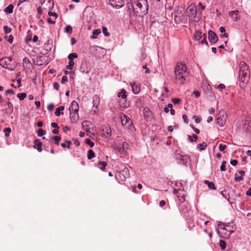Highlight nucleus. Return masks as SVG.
<instances>
[{"label":"nucleus","mask_w":251,"mask_h":251,"mask_svg":"<svg viewBox=\"0 0 251 251\" xmlns=\"http://www.w3.org/2000/svg\"><path fill=\"white\" fill-rule=\"evenodd\" d=\"M135 7L133 3L127 4L130 14L135 16H141L147 14L149 5L147 0H134Z\"/></svg>","instance_id":"nucleus-1"},{"label":"nucleus","mask_w":251,"mask_h":251,"mask_svg":"<svg viewBox=\"0 0 251 251\" xmlns=\"http://www.w3.org/2000/svg\"><path fill=\"white\" fill-rule=\"evenodd\" d=\"M175 74L177 81L181 83H184L189 77V73L185 64L178 62L175 67Z\"/></svg>","instance_id":"nucleus-2"},{"label":"nucleus","mask_w":251,"mask_h":251,"mask_svg":"<svg viewBox=\"0 0 251 251\" xmlns=\"http://www.w3.org/2000/svg\"><path fill=\"white\" fill-rule=\"evenodd\" d=\"M239 80L243 84L248 83L250 78L249 67L245 62L242 61L239 64Z\"/></svg>","instance_id":"nucleus-3"},{"label":"nucleus","mask_w":251,"mask_h":251,"mask_svg":"<svg viewBox=\"0 0 251 251\" xmlns=\"http://www.w3.org/2000/svg\"><path fill=\"white\" fill-rule=\"evenodd\" d=\"M227 116L224 111L223 110H220L216 117V123L220 126L223 127L225 125Z\"/></svg>","instance_id":"nucleus-4"},{"label":"nucleus","mask_w":251,"mask_h":251,"mask_svg":"<svg viewBox=\"0 0 251 251\" xmlns=\"http://www.w3.org/2000/svg\"><path fill=\"white\" fill-rule=\"evenodd\" d=\"M219 228L222 229L224 231L226 232H224L225 237H229L231 234L235 231V226H231L229 224L226 225H223L220 224L218 225Z\"/></svg>","instance_id":"nucleus-5"},{"label":"nucleus","mask_w":251,"mask_h":251,"mask_svg":"<svg viewBox=\"0 0 251 251\" xmlns=\"http://www.w3.org/2000/svg\"><path fill=\"white\" fill-rule=\"evenodd\" d=\"M12 59L9 57H4L0 59V65L3 68H6L9 70H13L15 66H12L10 64Z\"/></svg>","instance_id":"nucleus-6"},{"label":"nucleus","mask_w":251,"mask_h":251,"mask_svg":"<svg viewBox=\"0 0 251 251\" xmlns=\"http://www.w3.org/2000/svg\"><path fill=\"white\" fill-rule=\"evenodd\" d=\"M109 4L116 8H120L125 4L124 0H109Z\"/></svg>","instance_id":"nucleus-7"},{"label":"nucleus","mask_w":251,"mask_h":251,"mask_svg":"<svg viewBox=\"0 0 251 251\" xmlns=\"http://www.w3.org/2000/svg\"><path fill=\"white\" fill-rule=\"evenodd\" d=\"M122 124L126 127H128L131 124V121L129 117L123 114L120 116Z\"/></svg>","instance_id":"nucleus-8"},{"label":"nucleus","mask_w":251,"mask_h":251,"mask_svg":"<svg viewBox=\"0 0 251 251\" xmlns=\"http://www.w3.org/2000/svg\"><path fill=\"white\" fill-rule=\"evenodd\" d=\"M177 159L179 160V163L185 165H187V164H190L191 162L190 157L187 155H179L177 157Z\"/></svg>","instance_id":"nucleus-9"},{"label":"nucleus","mask_w":251,"mask_h":251,"mask_svg":"<svg viewBox=\"0 0 251 251\" xmlns=\"http://www.w3.org/2000/svg\"><path fill=\"white\" fill-rule=\"evenodd\" d=\"M208 39L211 43H215L218 40V37L217 34L213 31L209 30L208 32Z\"/></svg>","instance_id":"nucleus-10"},{"label":"nucleus","mask_w":251,"mask_h":251,"mask_svg":"<svg viewBox=\"0 0 251 251\" xmlns=\"http://www.w3.org/2000/svg\"><path fill=\"white\" fill-rule=\"evenodd\" d=\"M235 194L234 198H233L232 199L231 198L229 197L228 199V201L231 203H235L236 202H238L239 204H242V202L241 201V195L240 193L235 194V192L233 191Z\"/></svg>","instance_id":"nucleus-11"},{"label":"nucleus","mask_w":251,"mask_h":251,"mask_svg":"<svg viewBox=\"0 0 251 251\" xmlns=\"http://www.w3.org/2000/svg\"><path fill=\"white\" fill-rule=\"evenodd\" d=\"M69 110L70 112H74L76 114L79 110V106L77 102L75 100H73L72 102L71 105L69 107Z\"/></svg>","instance_id":"nucleus-12"},{"label":"nucleus","mask_w":251,"mask_h":251,"mask_svg":"<svg viewBox=\"0 0 251 251\" xmlns=\"http://www.w3.org/2000/svg\"><path fill=\"white\" fill-rule=\"evenodd\" d=\"M130 86L132 88V92L134 94H138L140 91V86L138 84L131 83Z\"/></svg>","instance_id":"nucleus-13"},{"label":"nucleus","mask_w":251,"mask_h":251,"mask_svg":"<svg viewBox=\"0 0 251 251\" xmlns=\"http://www.w3.org/2000/svg\"><path fill=\"white\" fill-rule=\"evenodd\" d=\"M34 145L33 146L34 148L37 149L39 152H41L42 151V143L40 142L39 140L35 139L34 141Z\"/></svg>","instance_id":"nucleus-14"},{"label":"nucleus","mask_w":251,"mask_h":251,"mask_svg":"<svg viewBox=\"0 0 251 251\" xmlns=\"http://www.w3.org/2000/svg\"><path fill=\"white\" fill-rule=\"evenodd\" d=\"M103 135L106 138H108L111 135V130L109 127H105L103 129Z\"/></svg>","instance_id":"nucleus-15"},{"label":"nucleus","mask_w":251,"mask_h":251,"mask_svg":"<svg viewBox=\"0 0 251 251\" xmlns=\"http://www.w3.org/2000/svg\"><path fill=\"white\" fill-rule=\"evenodd\" d=\"M203 37L202 31L201 30H197L194 33V39L199 41Z\"/></svg>","instance_id":"nucleus-16"},{"label":"nucleus","mask_w":251,"mask_h":251,"mask_svg":"<svg viewBox=\"0 0 251 251\" xmlns=\"http://www.w3.org/2000/svg\"><path fill=\"white\" fill-rule=\"evenodd\" d=\"M78 112L75 114V113L74 112V113L72 114V112H70V121L72 123H75L76 122V121L78 120Z\"/></svg>","instance_id":"nucleus-17"},{"label":"nucleus","mask_w":251,"mask_h":251,"mask_svg":"<svg viewBox=\"0 0 251 251\" xmlns=\"http://www.w3.org/2000/svg\"><path fill=\"white\" fill-rule=\"evenodd\" d=\"M119 98H121L123 99H126L127 97L126 91V90L123 89L121 92H119L117 94Z\"/></svg>","instance_id":"nucleus-18"},{"label":"nucleus","mask_w":251,"mask_h":251,"mask_svg":"<svg viewBox=\"0 0 251 251\" xmlns=\"http://www.w3.org/2000/svg\"><path fill=\"white\" fill-rule=\"evenodd\" d=\"M188 10H189L190 14H192V15L195 16L197 14V9L194 6H189L188 8Z\"/></svg>","instance_id":"nucleus-19"},{"label":"nucleus","mask_w":251,"mask_h":251,"mask_svg":"<svg viewBox=\"0 0 251 251\" xmlns=\"http://www.w3.org/2000/svg\"><path fill=\"white\" fill-rule=\"evenodd\" d=\"M204 183L208 185L209 188L212 190H216V188L215 186L214 183L213 182H210L208 180H205Z\"/></svg>","instance_id":"nucleus-20"},{"label":"nucleus","mask_w":251,"mask_h":251,"mask_svg":"<svg viewBox=\"0 0 251 251\" xmlns=\"http://www.w3.org/2000/svg\"><path fill=\"white\" fill-rule=\"evenodd\" d=\"M64 109V107L63 106H60L57 108H56L55 112V116L58 117L61 114H63V112L61 113V111H63Z\"/></svg>","instance_id":"nucleus-21"},{"label":"nucleus","mask_w":251,"mask_h":251,"mask_svg":"<svg viewBox=\"0 0 251 251\" xmlns=\"http://www.w3.org/2000/svg\"><path fill=\"white\" fill-rule=\"evenodd\" d=\"M7 108L6 109V112L12 113L13 111V104L9 101L7 102Z\"/></svg>","instance_id":"nucleus-22"},{"label":"nucleus","mask_w":251,"mask_h":251,"mask_svg":"<svg viewBox=\"0 0 251 251\" xmlns=\"http://www.w3.org/2000/svg\"><path fill=\"white\" fill-rule=\"evenodd\" d=\"M101 32L100 29H94L93 31V35L91 36V39H96L98 35H99Z\"/></svg>","instance_id":"nucleus-23"},{"label":"nucleus","mask_w":251,"mask_h":251,"mask_svg":"<svg viewBox=\"0 0 251 251\" xmlns=\"http://www.w3.org/2000/svg\"><path fill=\"white\" fill-rule=\"evenodd\" d=\"M13 8H14L13 5L12 4H10L4 9V11L6 13L11 14V13H13Z\"/></svg>","instance_id":"nucleus-24"},{"label":"nucleus","mask_w":251,"mask_h":251,"mask_svg":"<svg viewBox=\"0 0 251 251\" xmlns=\"http://www.w3.org/2000/svg\"><path fill=\"white\" fill-rule=\"evenodd\" d=\"M107 163L106 162L99 161L98 164L99 167L102 171L105 169V167Z\"/></svg>","instance_id":"nucleus-25"},{"label":"nucleus","mask_w":251,"mask_h":251,"mask_svg":"<svg viewBox=\"0 0 251 251\" xmlns=\"http://www.w3.org/2000/svg\"><path fill=\"white\" fill-rule=\"evenodd\" d=\"M95 156V154L93 150H89L88 151L87 157L89 159H91Z\"/></svg>","instance_id":"nucleus-26"},{"label":"nucleus","mask_w":251,"mask_h":251,"mask_svg":"<svg viewBox=\"0 0 251 251\" xmlns=\"http://www.w3.org/2000/svg\"><path fill=\"white\" fill-rule=\"evenodd\" d=\"M77 57V54L76 53H72L69 54L68 58L70 61H73L74 58H76Z\"/></svg>","instance_id":"nucleus-27"},{"label":"nucleus","mask_w":251,"mask_h":251,"mask_svg":"<svg viewBox=\"0 0 251 251\" xmlns=\"http://www.w3.org/2000/svg\"><path fill=\"white\" fill-rule=\"evenodd\" d=\"M32 40V33L31 31L29 30L27 31V35L26 36L25 41L26 43H28V42L31 41Z\"/></svg>","instance_id":"nucleus-28"},{"label":"nucleus","mask_w":251,"mask_h":251,"mask_svg":"<svg viewBox=\"0 0 251 251\" xmlns=\"http://www.w3.org/2000/svg\"><path fill=\"white\" fill-rule=\"evenodd\" d=\"M26 97V94L25 93H18L17 97L20 100H23Z\"/></svg>","instance_id":"nucleus-29"},{"label":"nucleus","mask_w":251,"mask_h":251,"mask_svg":"<svg viewBox=\"0 0 251 251\" xmlns=\"http://www.w3.org/2000/svg\"><path fill=\"white\" fill-rule=\"evenodd\" d=\"M46 1H47L49 3L50 6L51 5L52 7L53 6L54 4L53 0H42L40 1V3L42 5H43L46 2Z\"/></svg>","instance_id":"nucleus-30"},{"label":"nucleus","mask_w":251,"mask_h":251,"mask_svg":"<svg viewBox=\"0 0 251 251\" xmlns=\"http://www.w3.org/2000/svg\"><path fill=\"white\" fill-rule=\"evenodd\" d=\"M66 142L67 143V145L65 143H62L61 146L64 148L67 147L68 149H70L71 146L72 145V142L69 141H66Z\"/></svg>","instance_id":"nucleus-31"},{"label":"nucleus","mask_w":251,"mask_h":251,"mask_svg":"<svg viewBox=\"0 0 251 251\" xmlns=\"http://www.w3.org/2000/svg\"><path fill=\"white\" fill-rule=\"evenodd\" d=\"M219 246L221 249L224 250L226 248V244L225 241L223 240H220L219 242Z\"/></svg>","instance_id":"nucleus-32"},{"label":"nucleus","mask_w":251,"mask_h":251,"mask_svg":"<svg viewBox=\"0 0 251 251\" xmlns=\"http://www.w3.org/2000/svg\"><path fill=\"white\" fill-rule=\"evenodd\" d=\"M207 147V144L205 143L203 144H199L198 145V148L200 149V151L204 150Z\"/></svg>","instance_id":"nucleus-33"},{"label":"nucleus","mask_w":251,"mask_h":251,"mask_svg":"<svg viewBox=\"0 0 251 251\" xmlns=\"http://www.w3.org/2000/svg\"><path fill=\"white\" fill-rule=\"evenodd\" d=\"M75 64L74 61L69 60V64L66 66V68L69 70H72L73 68V66Z\"/></svg>","instance_id":"nucleus-34"},{"label":"nucleus","mask_w":251,"mask_h":251,"mask_svg":"<svg viewBox=\"0 0 251 251\" xmlns=\"http://www.w3.org/2000/svg\"><path fill=\"white\" fill-rule=\"evenodd\" d=\"M4 132L5 133V135L6 137H8L9 136V133L11 132V129L10 128H5L3 130Z\"/></svg>","instance_id":"nucleus-35"},{"label":"nucleus","mask_w":251,"mask_h":251,"mask_svg":"<svg viewBox=\"0 0 251 251\" xmlns=\"http://www.w3.org/2000/svg\"><path fill=\"white\" fill-rule=\"evenodd\" d=\"M52 139L55 141V143L58 145L59 144V142L61 140V137L58 136H55L52 137Z\"/></svg>","instance_id":"nucleus-36"},{"label":"nucleus","mask_w":251,"mask_h":251,"mask_svg":"<svg viewBox=\"0 0 251 251\" xmlns=\"http://www.w3.org/2000/svg\"><path fill=\"white\" fill-rule=\"evenodd\" d=\"M226 162L225 160H223L222 163V165L220 167V170L221 171H225L226 170Z\"/></svg>","instance_id":"nucleus-37"},{"label":"nucleus","mask_w":251,"mask_h":251,"mask_svg":"<svg viewBox=\"0 0 251 251\" xmlns=\"http://www.w3.org/2000/svg\"><path fill=\"white\" fill-rule=\"evenodd\" d=\"M85 143L89 145L90 147L92 148L94 146V143L92 142L90 139H85Z\"/></svg>","instance_id":"nucleus-38"},{"label":"nucleus","mask_w":251,"mask_h":251,"mask_svg":"<svg viewBox=\"0 0 251 251\" xmlns=\"http://www.w3.org/2000/svg\"><path fill=\"white\" fill-rule=\"evenodd\" d=\"M202 36L203 37V39L201 42V44H206V45L208 46V42H207L206 39V34L205 33H203L202 34Z\"/></svg>","instance_id":"nucleus-39"},{"label":"nucleus","mask_w":251,"mask_h":251,"mask_svg":"<svg viewBox=\"0 0 251 251\" xmlns=\"http://www.w3.org/2000/svg\"><path fill=\"white\" fill-rule=\"evenodd\" d=\"M3 30L5 34H8L11 31V28L7 25L3 26Z\"/></svg>","instance_id":"nucleus-40"},{"label":"nucleus","mask_w":251,"mask_h":251,"mask_svg":"<svg viewBox=\"0 0 251 251\" xmlns=\"http://www.w3.org/2000/svg\"><path fill=\"white\" fill-rule=\"evenodd\" d=\"M46 133V131L43 130L42 129L40 128L38 129L37 133L39 137H41Z\"/></svg>","instance_id":"nucleus-41"},{"label":"nucleus","mask_w":251,"mask_h":251,"mask_svg":"<svg viewBox=\"0 0 251 251\" xmlns=\"http://www.w3.org/2000/svg\"><path fill=\"white\" fill-rule=\"evenodd\" d=\"M102 32L104 35L106 37H108L110 35L109 33L108 32L107 28L106 27H102Z\"/></svg>","instance_id":"nucleus-42"},{"label":"nucleus","mask_w":251,"mask_h":251,"mask_svg":"<svg viewBox=\"0 0 251 251\" xmlns=\"http://www.w3.org/2000/svg\"><path fill=\"white\" fill-rule=\"evenodd\" d=\"M84 68V64H82V65L81 66V67L80 68V71L83 74H84V73L88 74L89 73V70H85Z\"/></svg>","instance_id":"nucleus-43"},{"label":"nucleus","mask_w":251,"mask_h":251,"mask_svg":"<svg viewBox=\"0 0 251 251\" xmlns=\"http://www.w3.org/2000/svg\"><path fill=\"white\" fill-rule=\"evenodd\" d=\"M227 148L226 145L220 144L219 145V149L221 151H224V150Z\"/></svg>","instance_id":"nucleus-44"},{"label":"nucleus","mask_w":251,"mask_h":251,"mask_svg":"<svg viewBox=\"0 0 251 251\" xmlns=\"http://www.w3.org/2000/svg\"><path fill=\"white\" fill-rule=\"evenodd\" d=\"M65 31L67 33H72L73 32L72 26L71 25H67L66 27Z\"/></svg>","instance_id":"nucleus-45"},{"label":"nucleus","mask_w":251,"mask_h":251,"mask_svg":"<svg viewBox=\"0 0 251 251\" xmlns=\"http://www.w3.org/2000/svg\"><path fill=\"white\" fill-rule=\"evenodd\" d=\"M48 15L50 16H52L56 19L58 17V14L55 12H49Z\"/></svg>","instance_id":"nucleus-46"},{"label":"nucleus","mask_w":251,"mask_h":251,"mask_svg":"<svg viewBox=\"0 0 251 251\" xmlns=\"http://www.w3.org/2000/svg\"><path fill=\"white\" fill-rule=\"evenodd\" d=\"M7 38H8L7 41H8L9 43H12L13 42V38H14L13 35H10L8 37L6 36L5 37V38L7 39Z\"/></svg>","instance_id":"nucleus-47"},{"label":"nucleus","mask_w":251,"mask_h":251,"mask_svg":"<svg viewBox=\"0 0 251 251\" xmlns=\"http://www.w3.org/2000/svg\"><path fill=\"white\" fill-rule=\"evenodd\" d=\"M225 85L224 84H220L219 85L217 86V88L219 90H222L223 89L225 88Z\"/></svg>","instance_id":"nucleus-48"},{"label":"nucleus","mask_w":251,"mask_h":251,"mask_svg":"<svg viewBox=\"0 0 251 251\" xmlns=\"http://www.w3.org/2000/svg\"><path fill=\"white\" fill-rule=\"evenodd\" d=\"M54 107V105L53 103H50L49 104H48V109L49 110V111H51L53 109Z\"/></svg>","instance_id":"nucleus-49"},{"label":"nucleus","mask_w":251,"mask_h":251,"mask_svg":"<svg viewBox=\"0 0 251 251\" xmlns=\"http://www.w3.org/2000/svg\"><path fill=\"white\" fill-rule=\"evenodd\" d=\"M119 152L122 154H125L126 152V149L124 148L123 147H121V148H119Z\"/></svg>","instance_id":"nucleus-50"},{"label":"nucleus","mask_w":251,"mask_h":251,"mask_svg":"<svg viewBox=\"0 0 251 251\" xmlns=\"http://www.w3.org/2000/svg\"><path fill=\"white\" fill-rule=\"evenodd\" d=\"M68 81V77L64 75L62 76V79H61L62 83H65V82H67Z\"/></svg>","instance_id":"nucleus-51"},{"label":"nucleus","mask_w":251,"mask_h":251,"mask_svg":"<svg viewBox=\"0 0 251 251\" xmlns=\"http://www.w3.org/2000/svg\"><path fill=\"white\" fill-rule=\"evenodd\" d=\"M193 119H195V122L197 124L200 123L201 121V119L197 117V116H194Z\"/></svg>","instance_id":"nucleus-52"},{"label":"nucleus","mask_w":251,"mask_h":251,"mask_svg":"<svg viewBox=\"0 0 251 251\" xmlns=\"http://www.w3.org/2000/svg\"><path fill=\"white\" fill-rule=\"evenodd\" d=\"M89 125H90V122L88 121H84L82 123V126L83 127H84L85 126H89Z\"/></svg>","instance_id":"nucleus-53"},{"label":"nucleus","mask_w":251,"mask_h":251,"mask_svg":"<svg viewBox=\"0 0 251 251\" xmlns=\"http://www.w3.org/2000/svg\"><path fill=\"white\" fill-rule=\"evenodd\" d=\"M235 181L236 182H239L243 179V177L242 176H235L234 178Z\"/></svg>","instance_id":"nucleus-54"},{"label":"nucleus","mask_w":251,"mask_h":251,"mask_svg":"<svg viewBox=\"0 0 251 251\" xmlns=\"http://www.w3.org/2000/svg\"><path fill=\"white\" fill-rule=\"evenodd\" d=\"M182 119L185 123H186V124L188 123V117L186 115L184 114L182 115Z\"/></svg>","instance_id":"nucleus-55"},{"label":"nucleus","mask_w":251,"mask_h":251,"mask_svg":"<svg viewBox=\"0 0 251 251\" xmlns=\"http://www.w3.org/2000/svg\"><path fill=\"white\" fill-rule=\"evenodd\" d=\"M122 147L126 149H128V147H129V145L126 142H124L122 144Z\"/></svg>","instance_id":"nucleus-56"},{"label":"nucleus","mask_w":251,"mask_h":251,"mask_svg":"<svg viewBox=\"0 0 251 251\" xmlns=\"http://www.w3.org/2000/svg\"><path fill=\"white\" fill-rule=\"evenodd\" d=\"M180 101V99H177V98H174L172 100V102L174 103V104H177V103H178L179 102V101Z\"/></svg>","instance_id":"nucleus-57"},{"label":"nucleus","mask_w":251,"mask_h":251,"mask_svg":"<svg viewBox=\"0 0 251 251\" xmlns=\"http://www.w3.org/2000/svg\"><path fill=\"white\" fill-rule=\"evenodd\" d=\"M142 68H143V69L146 70L145 73H146V74L150 73V69L148 68H147V66L146 65L143 66Z\"/></svg>","instance_id":"nucleus-58"},{"label":"nucleus","mask_w":251,"mask_h":251,"mask_svg":"<svg viewBox=\"0 0 251 251\" xmlns=\"http://www.w3.org/2000/svg\"><path fill=\"white\" fill-rule=\"evenodd\" d=\"M53 88L56 90H58L59 88V85L57 82H54L53 83Z\"/></svg>","instance_id":"nucleus-59"},{"label":"nucleus","mask_w":251,"mask_h":251,"mask_svg":"<svg viewBox=\"0 0 251 251\" xmlns=\"http://www.w3.org/2000/svg\"><path fill=\"white\" fill-rule=\"evenodd\" d=\"M51 126L53 127V128H57V129H59V127L58 125V124L57 123H52L51 124Z\"/></svg>","instance_id":"nucleus-60"},{"label":"nucleus","mask_w":251,"mask_h":251,"mask_svg":"<svg viewBox=\"0 0 251 251\" xmlns=\"http://www.w3.org/2000/svg\"><path fill=\"white\" fill-rule=\"evenodd\" d=\"M238 163V161L236 159L232 160L230 161V164L233 166H236Z\"/></svg>","instance_id":"nucleus-61"},{"label":"nucleus","mask_w":251,"mask_h":251,"mask_svg":"<svg viewBox=\"0 0 251 251\" xmlns=\"http://www.w3.org/2000/svg\"><path fill=\"white\" fill-rule=\"evenodd\" d=\"M190 126L192 127V128L194 129V131L197 133V134H199L200 133V130L197 128H195L193 126H192L191 125H190Z\"/></svg>","instance_id":"nucleus-62"},{"label":"nucleus","mask_w":251,"mask_h":251,"mask_svg":"<svg viewBox=\"0 0 251 251\" xmlns=\"http://www.w3.org/2000/svg\"><path fill=\"white\" fill-rule=\"evenodd\" d=\"M5 93L6 94H10L13 95V94H14V91H13L12 90H10V89L6 90L5 92Z\"/></svg>","instance_id":"nucleus-63"},{"label":"nucleus","mask_w":251,"mask_h":251,"mask_svg":"<svg viewBox=\"0 0 251 251\" xmlns=\"http://www.w3.org/2000/svg\"><path fill=\"white\" fill-rule=\"evenodd\" d=\"M193 93L195 95V97L196 98H198L200 96V93L198 91H194Z\"/></svg>","instance_id":"nucleus-64"}]
</instances>
